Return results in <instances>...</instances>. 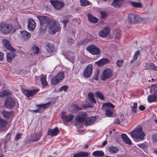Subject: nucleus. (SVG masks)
<instances>
[{"label":"nucleus","mask_w":157,"mask_h":157,"mask_svg":"<svg viewBox=\"0 0 157 157\" xmlns=\"http://www.w3.org/2000/svg\"><path fill=\"white\" fill-rule=\"evenodd\" d=\"M20 33L21 37L24 40H28L30 37V33L26 31H21Z\"/></svg>","instance_id":"17"},{"label":"nucleus","mask_w":157,"mask_h":157,"mask_svg":"<svg viewBox=\"0 0 157 157\" xmlns=\"http://www.w3.org/2000/svg\"><path fill=\"white\" fill-rule=\"evenodd\" d=\"M60 82L59 79H57L56 77L54 76L52 79L51 80L52 83L54 85H56L58 84Z\"/></svg>","instance_id":"43"},{"label":"nucleus","mask_w":157,"mask_h":157,"mask_svg":"<svg viewBox=\"0 0 157 157\" xmlns=\"http://www.w3.org/2000/svg\"><path fill=\"white\" fill-rule=\"evenodd\" d=\"M60 21L63 24L64 27H65L66 24L69 22L68 18L66 17H63L60 19Z\"/></svg>","instance_id":"41"},{"label":"nucleus","mask_w":157,"mask_h":157,"mask_svg":"<svg viewBox=\"0 0 157 157\" xmlns=\"http://www.w3.org/2000/svg\"><path fill=\"white\" fill-rule=\"evenodd\" d=\"M51 2L53 7L56 10L61 9L64 6V4L63 3L59 2L57 1H51Z\"/></svg>","instance_id":"13"},{"label":"nucleus","mask_w":157,"mask_h":157,"mask_svg":"<svg viewBox=\"0 0 157 157\" xmlns=\"http://www.w3.org/2000/svg\"><path fill=\"white\" fill-rule=\"evenodd\" d=\"M46 45V48L48 52L52 53L55 51V49L52 44L47 43Z\"/></svg>","instance_id":"23"},{"label":"nucleus","mask_w":157,"mask_h":157,"mask_svg":"<svg viewBox=\"0 0 157 157\" xmlns=\"http://www.w3.org/2000/svg\"><path fill=\"white\" fill-rule=\"evenodd\" d=\"M124 119V117L122 114H121L118 118H116L114 121L113 123L119 124L120 122H123Z\"/></svg>","instance_id":"31"},{"label":"nucleus","mask_w":157,"mask_h":157,"mask_svg":"<svg viewBox=\"0 0 157 157\" xmlns=\"http://www.w3.org/2000/svg\"><path fill=\"white\" fill-rule=\"evenodd\" d=\"M121 138L127 144L129 145L132 144V142L128 138L126 134H121Z\"/></svg>","instance_id":"26"},{"label":"nucleus","mask_w":157,"mask_h":157,"mask_svg":"<svg viewBox=\"0 0 157 157\" xmlns=\"http://www.w3.org/2000/svg\"><path fill=\"white\" fill-rule=\"evenodd\" d=\"M37 17L39 20L40 25L42 27H44L45 28H46L47 26H48L50 19H49L48 17L45 16L38 15Z\"/></svg>","instance_id":"7"},{"label":"nucleus","mask_w":157,"mask_h":157,"mask_svg":"<svg viewBox=\"0 0 157 157\" xmlns=\"http://www.w3.org/2000/svg\"><path fill=\"white\" fill-rule=\"evenodd\" d=\"M99 73V70H97L94 77V79L96 80H98Z\"/></svg>","instance_id":"52"},{"label":"nucleus","mask_w":157,"mask_h":157,"mask_svg":"<svg viewBox=\"0 0 157 157\" xmlns=\"http://www.w3.org/2000/svg\"><path fill=\"white\" fill-rule=\"evenodd\" d=\"M131 5L135 7L140 8L142 6V4L140 2H131Z\"/></svg>","instance_id":"44"},{"label":"nucleus","mask_w":157,"mask_h":157,"mask_svg":"<svg viewBox=\"0 0 157 157\" xmlns=\"http://www.w3.org/2000/svg\"><path fill=\"white\" fill-rule=\"evenodd\" d=\"M121 35L120 34V33H116V36H115V37L116 38V39L118 40L119 39L120 37H121Z\"/></svg>","instance_id":"59"},{"label":"nucleus","mask_w":157,"mask_h":157,"mask_svg":"<svg viewBox=\"0 0 157 157\" xmlns=\"http://www.w3.org/2000/svg\"><path fill=\"white\" fill-rule=\"evenodd\" d=\"M28 29L29 30H33L35 28L36 23L32 19H29L28 21Z\"/></svg>","instance_id":"19"},{"label":"nucleus","mask_w":157,"mask_h":157,"mask_svg":"<svg viewBox=\"0 0 157 157\" xmlns=\"http://www.w3.org/2000/svg\"><path fill=\"white\" fill-rule=\"evenodd\" d=\"M4 56V54L1 52H0V61L3 60Z\"/></svg>","instance_id":"62"},{"label":"nucleus","mask_w":157,"mask_h":157,"mask_svg":"<svg viewBox=\"0 0 157 157\" xmlns=\"http://www.w3.org/2000/svg\"><path fill=\"white\" fill-rule=\"evenodd\" d=\"M90 41V40L88 39H85L84 40L80 41L78 42V44L82 45L89 42Z\"/></svg>","instance_id":"49"},{"label":"nucleus","mask_w":157,"mask_h":157,"mask_svg":"<svg viewBox=\"0 0 157 157\" xmlns=\"http://www.w3.org/2000/svg\"><path fill=\"white\" fill-rule=\"evenodd\" d=\"M110 31V29L108 26H106L99 32V36L101 37H105L109 34Z\"/></svg>","instance_id":"11"},{"label":"nucleus","mask_w":157,"mask_h":157,"mask_svg":"<svg viewBox=\"0 0 157 157\" xmlns=\"http://www.w3.org/2000/svg\"><path fill=\"white\" fill-rule=\"evenodd\" d=\"M7 124V122L5 120L0 119V128L5 127Z\"/></svg>","instance_id":"46"},{"label":"nucleus","mask_w":157,"mask_h":157,"mask_svg":"<svg viewBox=\"0 0 157 157\" xmlns=\"http://www.w3.org/2000/svg\"><path fill=\"white\" fill-rule=\"evenodd\" d=\"M95 94L97 97H98L101 100H103L104 99V96L102 93L99 91L95 92Z\"/></svg>","instance_id":"42"},{"label":"nucleus","mask_w":157,"mask_h":157,"mask_svg":"<svg viewBox=\"0 0 157 157\" xmlns=\"http://www.w3.org/2000/svg\"><path fill=\"white\" fill-rule=\"evenodd\" d=\"M92 155L95 156L103 157L104 155V153L102 151H97L93 152Z\"/></svg>","instance_id":"34"},{"label":"nucleus","mask_w":157,"mask_h":157,"mask_svg":"<svg viewBox=\"0 0 157 157\" xmlns=\"http://www.w3.org/2000/svg\"><path fill=\"white\" fill-rule=\"evenodd\" d=\"M145 108V107L144 106L142 105H140V106L139 107V109L141 111L144 110Z\"/></svg>","instance_id":"61"},{"label":"nucleus","mask_w":157,"mask_h":157,"mask_svg":"<svg viewBox=\"0 0 157 157\" xmlns=\"http://www.w3.org/2000/svg\"><path fill=\"white\" fill-rule=\"evenodd\" d=\"M61 118L65 122H69L71 121L74 117V116L71 114H62L61 115Z\"/></svg>","instance_id":"15"},{"label":"nucleus","mask_w":157,"mask_h":157,"mask_svg":"<svg viewBox=\"0 0 157 157\" xmlns=\"http://www.w3.org/2000/svg\"><path fill=\"white\" fill-rule=\"evenodd\" d=\"M2 42L5 47L8 49L13 51L15 50L11 45L10 43L9 40L6 39H3L2 40Z\"/></svg>","instance_id":"18"},{"label":"nucleus","mask_w":157,"mask_h":157,"mask_svg":"<svg viewBox=\"0 0 157 157\" xmlns=\"http://www.w3.org/2000/svg\"><path fill=\"white\" fill-rule=\"evenodd\" d=\"M87 96L91 103H96V101L94 98V93L92 92L89 93Z\"/></svg>","instance_id":"33"},{"label":"nucleus","mask_w":157,"mask_h":157,"mask_svg":"<svg viewBox=\"0 0 157 157\" xmlns=\"http://www.w3.org/2000/svg\"><path fill=\"white\" fill-rule=\"evenodd\" d=\"M48 27L49 29V32L52 35L56 33L60 30L59 23L53 19L50 20Z\"/></svg>","instance_id":"2"},{"label":"nucleus","mask_w":157,"mask_h":157,"mask_svg":"<svg viewBox=\"0 0 157 157\" xmlns=\"http://www.w3.org/2000/svg\"><path fill=\"white\" fill-rule=\"evenodd\" d=\"M39 90L38 89H35L32 90H24L23 91V92L26 97H29L36 94L39 91Z\"/></svg>","instance_id":"14"},{"label":"nucleus","mask_w":157,"mask_h":157,"mask_svg":"<svg viewBox=\"0 0 157 157\" xmlns=\"http://www.w3.org/2000/svg\"><path fill=\"white\" fill-rule=\"evenodd\" d=\"M59 133L58 127H56L53 129H49L48 132V134L52 136H56Z\"/></svg>","instance_id":"22"},{"label":"nucleus","mask_w":157,"mask_h":157,"mask_svg":"<svg viewBox=\"0 0 157 157\" xmlns=\"http://www.w3.org/2000/svg\"><path fill=\"white\" fill-rule=\"evenodd\" d=\"M113 74V71L109 68H106L104 70L101 76V79L105 81L111 77Z\"/></svg>","instance_id":"8"},{"label":"nucleus","mask_w":157,"mask_h":157,"mask_svg":"<svg viewBox=\"0 0 157 157\" xmlns=\"http://www.w3.org/2000/svg\"><path fill=\"white\" fill-rule=\"evenodd\" d=\"M87 116L85 112L79 113L75 117V124L77 127L80 126L82 123L86 120Z\"/></svg>","instance_id":"6"},{"label":"nucleus","mask_w":157,"mask_h":157,"mask_svg":"<svg viewBox=\"0 0 157 157\" xmlns=\"http://www.w3.org/2000/svg\"><path fill=\"white\" fill-rule=\"evenodd\" d=\"M21 134L20 133H17L16 134V136L15 138V140L17 141L19 139L21 138Z\"/></svg>","instance_id":"57"},{"label":"nucleus","mask_w":157,"mask_h":157,"mask_svg":"<svg viewBox=\"0 0 157 157\" xmlns=\"http://www.w3.org/2000/svg\"><path fill=\"white\" fill-rule=\"evenodd\" d=\"M137 146L139 147L145 149L146 148V146L144 143L139 144H137Z\"/></svg>","instance_id":"55"},{"label":"nucleus","mask_w":157,"mask_h":157,"mask_svg":"<svg viewBox=\"0 0 157 157\" xmlns=\"http://www.w3.org/2000/svg\"><path fill=\"white\" fill-rule=\"evenodd\" d=\"M68 88V87L67 86H63L58 89V91L59 92H61L63 90L64 91H66L67 90Z\"/></svg>","instance_id":"51"},{"label":"nucleus","mask_w":157,"mask_h":157,"mask_svg":"<svg viewBox=\"0 0 157 157\" xmlns=\"http://www.w3.org/2000/svg\"><path fill=\"white\" fill-rule=\"evenodd\" d=\"M132 111L134 113H136L137 107V104L136 103H134L133 105L131 106Z\"/></svg>","instance_id":"47"},{"label":"nucleus","mask_w":157,"mask_h":157,"mask_svg":"<svg viewBox=\"0 0 157 157\" xmlns=\"http://www.w3.org/2000/svg\"><path fill=\"white\" fill-rule=\"evenodd\" d=\"M108 150L111 153H117L119 151L117 147L113 146L109 147L108 148Z\"/></svg>","instance_id":"37"},{"label":"nucleus","mask_w":157,"mask_h":157,"mask_svg":"<svg viewBox=\"0 0 157 157\" xmlns=\"http://www.w3.org/2000/svg\"><path fill=\"white\" fill-rule=\"evenodd\" d=\"M109 61L107 58H103L98 61L96 62L95 63L99 67H102L104 65L109 63Z\"/></svg>","instance_id":"16"},{"label":"nucleus","mask_w":157,"mask_h":157,"mask_svg":"<svg viewBox=\"0 0 157 157\" xmlns=\"http://www.w3.org/2000/svg\"><path fill=\"white\" fill-rule=\"evenodd\" d=\"M88 152L83 151L74 154L73 157H86L88 156Z\"/></svg>","instance_id":"29"},{"label":"nucleus","mask_w":157,"mask_h":157,"mask_svg":"<svg viewBox=\"0 0 157 157\" xmlns=\"http://www.w3.org/2000/svg\"><path fill=\"white\" fill-rule=\"evenodd\" d=\"M74 42V41L72 38L71 37L68 38L67 40V43L68 45H71L73 44Z\"/></svg>","instance_id":"50"},{"label":"nucleus","mask_w":157,"mask_h":157,"mask_svg":"<svg viewBox=\"0 0 157 157\" xmlns=\"http://www.w3.org/2000/svg\"><path fill=\"white\" fill-rule=\"evenodd\" d=\"M13 112L10 111H7L5 110H3L2 112V114L4 117L8 119L13 116Z\"/></svg>","instance_id":"24"},{"label":"nucleus","mask_w":157,"mask_h":157,"mask_svg":"<svg viewBox=\"0 0 157 157\" xmlns=\"http://www.w3.org/2000/svg\"><path fill=\"white\" fill-rule=\"evenodd\" d=\"M50 104V102H49L44 104L37 105L36 106L39 107L40 110L41 109H45L48 108V106Z\"/></svg>","instance_id":"36"},{"label":"nucleus","mask_w":157,"mask_h":157,"mask_svg":"<svg viewBox=\"0 0 157 157\" xmlns=\"http://www.w3.org/2000/svg\"><path fill=\"white\" fill-rule=\"evenodd\" d=\"M86 50L93 55H97L100 54V50L97 46L94 45L88 46L86 48Z\"/></svg>","instance_id":"9"},{"label":"nucleus","mask_w":157,"mask_h":157,"mask_svg":"<svg viewBox=\"0 0 157 157\" xmlns=\"http://www.w3.org/2000/svg\"><path fill=\"white\" fill-rule=\"evenodd\" d=\"M15 105V101L11 97H9L5 100L4 106L9 108L13 107Z\"/></svg>","instance_id":"10"},{"label":"nucleus","mask_w":157,"mask_h":157,"mask_svg":"<svg viewBox=\"0 0 157 157\" xmlns=\"http://www.w3.org/2000/svg\"><path fill=\"white\" fill-rule=\"evenodd\" d=\"M32 53L34 54H37L39 52V47L34 46L32 48Z\"/></svg>","instance_id":"40"},{"label":"nucleus","mask_w":157,"mask_h":157,"mask_svg":"<svg viewBox=\"0 0 157 157\" xmlns=\"http://www.w3.org/2000/svg\"><path fill=\"white\" fill-rule=\"evenodd\" d=\"M11 93L6 90H4L3 91L0 92V97L3 98L6 96L10 95Z\"/></svg>","instance_id":"38"},{"label":"nucleus","mask_w":157,"mask_h":157,"mask_svg":"<svg viewBox=\"0 0 157 157\" xmlns=\"http://www.w3.org/2000/svg\"><path fill=\"white\" fill-rule=\"evenodd\" d=\"M153 139L154 141L157 142V134H155L154 135Z\"/></svg>","instance_id":"63"},{"label":"nucleus","mask_w":157,"mask_h":157,"mask_svg":"<svg viewBox=\"0 0 157 157\" xmlns=\"http://www.w3.org/2000/svg\"><path fill=\"white\" fill-rule=\"evenodd\" d=\"M40 136L41 135L40 133H35L32 135L31 139L34 141H37L39 140Z\"/></svg>","instance_id":"32"},{"label":"nucleus","mask_w":157,"mask_h":157,"mask_svg":"<svg viewBox=\"0 0 157 157\" xmlns=\"http://www.w3.org/2000/svg\"><path fill=\"white\" fill-rule=\"evenodd\" d=\"M40 81L42 85L44 87H45L48 85V82L46 81V76L44 75L41 76Z\"/></svg>","instance_id":"30"},{"label":"nucleus","mask_w":157,"mask_h":157,"mask_svg":"<svg viewBox=\"0 0 157 157\" xmlns=\"http://www.w3.org/2000/svg\"><path fill=\"white\" fill-rule=\"evenodd\" d=\"M128 18L130 22L134 23L137 21L138 17L132 14H129L128 15Z\"/></svg>","instance_id":"20"},{"label":"nucleus","mask_w":157,"mask_h":157,"mask_svg":"<svg viewBox=\"0 0 157 157\" xmlns=\"http://www.w3.org/2000/svg\"><path fill=\"white\" fill-rule=\"evenodd\" d=\"M124 0H113L111 5L115 8H119L122 5Z\"/></svg>","instance_id":"25"},{"label":"nucleus","mask_w":157,"mask_h":157,"mask_svg":"<svg viewBox=\"0 0 157 157\" xmlns=\"http://www.w3.org/2000/svg\"><path fill=\"white\" fill-rule=\"evenodd\" d=\"M140 54V51L139 50L137 51L135 53V54L133 56V58L134 60L136 59L137 58L138 55Z\"/></svg>","instance_id":"53"},{"label":"nucleus","mask_w":157,"mask_h":157,"mask_svg":"<svg viewBox=\"0 0 157 157\" xmlns=\"http://www.w3.org/2000/svg\"><path fill=\"white\" fill-rule=\"evenodd\" d=\"M145 68L147 69H151L157 71V66L153 63H146Z\"/></svg>","instance_id":"21"},{"label":"nucleus","mask_w":157,"mask_h":157,"mask_svg":"<svg viewBox=\"0 0 157 157\" xmlns=\"http://www.w3.org/2000/svg\"><path fill=\"white\" fill-rule=\"evenodd\" d=\"M101 17L102 18H104L106 16V13L105 12H101Z\"/></svg>","instance_id":"60"},{"label":"nucleus","mask_w":157,"mask_h":157,"mask_svg":"<svg viewBox=\"0 0 157 157\" xmlns=\"http://www.w3.org/2000/svg\"><path fill=\"white\" fill-rule=\"evenodd\" d=\"M114 107L115 106L110 102L103 104L102 108L104 109L105 115L107 117H111L112 115Z\"/></svg>","instance_id":"4"},{"label":"nucleus","mask_w":157,"mask_h":157,"mask_svg":"<svg viewBox=\"0 0 157 157\" xmlns=\"http://www.w3.org/2000/svg\"><path fill=\"white\" fill-rule=\"evenodd\" d=\"M96 120L95 117H90L86 120L85 122L86 125H90Z\"/></svg>","instance_id":"27"},{"label":"nucleus","mask_w":157,"mask_h":157,"mask_svg":"<svg viewBox=\"0 0 157 157\" xmlns=\"http://www.w3.org/2000/svg\"><path fill=\"white\" fill-rule=\"evenodd\" d=\"M88 18L89 21L93 23H96L98 21V19L97 18L93 17L90 14H87Z\"/></svg>","instance_id":"35"},{"label":"nucleus","mask_w":157,"mask_h":157,"mask_svg":"<svg viewBox=\"0 0 157 157\" xmlns=\"http://www.w3.org/2000/svg\"><path fill=\"white\" fill-rule=\"evenodd\" d=\"M15 53L12 52H10L7 54V60L9 62H11L12 60L14 59L15 57Z\"/></svg>","instance_id":"28"},{"label":"nucleus","mask_w":157,"mask_h":157,"mask_svg":"<svg viewBox=\"0 0 157 157\" xmlns=\"http://www.w3.org/2000/svg\"><path fill=\"white\" fill-rule=\"evenodd\" d=\"M93 71L92 67L91 64H89L85 70L83 75L85 77H89L91 75Z\"/></svg>","instance_id":"12"},{"label":"nucleus","mask_w":157,"mask_h":157,"mask_svg":"<svg viewBox=\"0 0 157 157\" xmlns=\"http://www.w3.org/2000/svg\"><path fill=\"white\" fill-rule=\"evenodd\" d=\"M73 54L71 52H66L65 54V56L67 57V58H71L73 56Z\"/></svg>","instance_id":"54"},{"label":"nucleus","mask_w":157,"mask_h":157,"mask_svg":"<svg viewBox=\"0 0 157 157\" xmlns=\"http://www.w3.org/2000/svg\"><path fill=\"white\" fill-rule=\"evenodd\" d=\"M151 92L155 91L152 95H149L147 97V101L149 103L157 102V84L151 85L150 89Z\"/></svg>","instance_id":"3"},{"label":"nucleus","mask_w":157,"mask_h":157,"mask_svg":"<svg viewBox=\"0 0 157 157\" xmlns=\"http://www.w3.org/2000/svg\"><path fill=\"white\" fill-rule=\"evenodd\" d=\"M31 111H33V112H34V113H38V112H39L40 111L39 109H36V110H31Z\"/></svg>","instance_id":"64"},{"label":"nucleus","mask_w":157,"mask_h":157,"mask_svg":"<svg viewBox=\"0 0 157 157\" xmlns=\"http://www.w3.org/2000/svg\"><path fill=\"white\" fill-rule=\"evenodd\" d=\"M131 137L136 140L140 141L144 140L146 137L145 133L143 131V128L139 125L132 132H129Z\"/></svg>","instance_id":"1"},{"label":"nucleus","mask_w":157,"mask_h":157,"mask_svg":"<svg viewBox=\"0 0 157 157\" xmlns=\"http://www.w3.org/2000/svg\"><path fill=\"white\" fill-rule=\"evenodd\" d=\"M56 76L60 82L63 79L64 77V74L63 72H61L59 73Z\"/></svg>","instance_id":"39"},{"label":"nucleus","mask_w":157,"mask_h":157,"mask_svg":"<svg viewBox=\"0 0 157 157\" xmlns=\"http://www.w3.org/2000/svg\"><path fill=\"white\" fill-rule=\"evenodd\" d=\"M12 26L4 22L0 23V32L2 33L8 34L10 33L12 29Z\"/></svg>","instance_id":"5"},{"label":"nucleus","mask_w":157,"mask_h":157,"mask_svg":"<svg viewBox=\"0 0 157 157\" xmlns=\"http://www.w3.org/2000/svg\"><path fill=\"white\" fill-rule=\"evenodd\" d=\"M81 5L82 6H86L90 5L89 2L87 0H80Z\"/></svg>","instance_id":"45"},{"label":"nucleus","mask_w":157,"mask_h":157,"mask_svg":"<svg viewBox=\"0 0 157 157\" xmlns=\"http://www.w3.org/2000/svg\"><path fill=\"white\" fill-rule=\"evenodd\" d=\"M10 134L9 133H8L6 136V138L3 140V142L5 144L7 143L10 139Z\"/></svg>","instance_id":"48"},{"label":"nucleus","mask_w":157,"mask_h":157,"mask_svg":"<svg viewBox=\"0 0 157 157\" xmlns=\"http://www.w3.org/2000/svg\"><path fill=\"white\" fill-rule=\"evenodd\" d=\"M123 63V61L122 60H118L117 62V66L120 67H121L122 66Z\"/></svg>","instance_id":"58"},{"label":"nucleus","mask_w":157,"mask_h":157,"mask_svg":"<svg viewBox=\"0 0 157 157\" xmlns=\"http://www.w3.org/2000/svg\"><path fill=\"white\" fill-rule=\"evenodd\" d=\"M72 107L73 108V109L75 110H79L82 109L81 108L79 107L76 104H73Z\"/></svg>","instance_id":"56"}]
</instances>
